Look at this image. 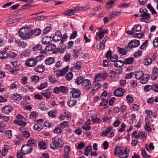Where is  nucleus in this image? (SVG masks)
Returning a JSON list of instances; mask_svg holds the SVG:
<instances>
[{
    "label": "nucleus",
    "instance_id": "f257e3e1",
    "mask_svg": "<svg viewBox=\"0 0 158 158\" xmlns=\"http://www.w3.org/2000/svg\"><path fill=\"white\" fill-rule=\"evenodd\" d=\"M19 36L23 39L29 38L33 35L32 30L29 31L25 27L21 28L19 32Z\"/></svg>",
    "mask_w": 158,
    "mask_h": 158
},
{
    "label": "nucleus",
    "instance_id": "f03ea898",
    "mask_svg": "<svg viewBox=\"0 0 158 158\" xmlns=\"http://www.w3.org/2000/svg\"><path fill=\"white\" fill-rule=\"evenodd\" d=\"M52 144L50 145V148L53 149H55L57 148H61L63 146L61 144V139L60 137L56 136L52 139Z\"/></svg>",
    "mask_w": 158,
    "mask_h": 158
},
{
    "label": "nucleus",
    "instance_id": "7ed1b4c3",
    "mask_svg": "<svg viewBox=\"0 0 158 158\" xmlns=\"http://www.w3.org/2000/svg\"><path fill=\"white\" fill-rule=\"evenodd\" d=\"M32 150V148L29 144L23 146L21 148V152L22 154L25 155L30 153Z\"/></svg>",
    "mask_w": 158,
    "mask_h": 158
},
{
    "label": "nucleus",
    "instance_id": "20e7f679",
    "mask_svg": "<svg viewBox=\"0 0 158 158\" xmlns=\"http://www.w3.org/2000/svg\"><path fill=\"white\" fill-rule=\"evenodd\" d=\"M36 60L33 58L30 59L25 62L26 65L28 67L34 66L36 64Z\"/></svg>",
    "mask_w": 158,
    "mask_h": 158
},
{
    "label": "nucleus",
    "instance_id": "39448f33",
    "mask_svg": "<svg viewBox=\"0 0 158 158\" xmlns=\"http://www.w3.org/2000/svg\"><path fill=\"white\" fill-rule=\"evenodd\" d=\"M139 44V41L133 40L128 43V46L131 48H133L138 47Z\"/></svg>",
    "mask_w": 158,
    "mask_h": 158
},
{
    "label": "nucleus",
    "instance_id": "423d86ee",
    "mask_svg": "<svg viewBox=\"0 0 158 158\" xmlns=\"http://www.w3.org/2000/svg\"><path fill=\"white\" fill-rule=\"evenodd\" d=\"M79 8L76 7L75 9L68 10L64 12V14L66 16H70L73 15L77 10H79Z\"/></svg>",
    "mask_w": 158,
    "mask_h": 158
},
{
    "label": "nucleus",
    "instance_id": "0eeeda50",
    "mask_svg": "<svg viewBox=\"0 0 158 158\" xmlns=\"http://www.w3.org/2000/svg\"><path fill=\"white\" fill-rule=\"evenodd\" d=\"M53 38L54 41H58L60 40L62 38V34L60 31L59 30L57 31Z\"/></svg>",
    "mask_w": 158,
    "mask_h": 158
},
{
    "label": "nucleus",
    "instance_id": "6e6552de",
    "mask_svg": "<svg viewBox=\"0 0 158 158\" xmlns=\"http://www.w3.org/2000/svg\"><path fill=\"white\" fill-rule=\"evenodd\" d=\"M124 90L122 88H118L114 91V95L117 97H121L124 94Z\"/></svg>",
    "mask_w": 158,
    "mask_h": 158
},
{
    "label": "nucleus",
    "instance_id": "1a4fd4ad",
    "mask_svg": "<svg viewBox=\"0 0 158 158\" xmlns=\"http://www.w3.org/2000/svg\"><path fill=\"white\" fill-rule=\"evenodd\" d=\"M71 92H72V94L73 97L75 98H77L79 97L81 94L80 90L76 89L74 88H73L72 91Z\"/></svg>",
    "mask_w": 158,
    "mask_h": 158
},
{
    "label": "nucleus",
    "instance_id": "9d476101",
    "mask_svg": "<svg viewBox=\"0 0 158 158\" xmlns=\"http://www.w3.org/2000/svg\"><path fill=\"white\" fill-rule=\"evenodd\" d=\"M56 60L53 57H49L45 60V63L46 65H50L55 62Z\"/></svg>",
    "mask_w": 158,
    "mask_h": 158
},
{
    "label": "nucleus",
    "instance_id": "9b49d317",
    "mask_svg": "<svg viewBox=\"0 0 158 158\" xmlns=\"http://www.w3.org/2000/svg\"><path fill=\"white\" fill-rule=\"evenodd\" d=\"M13 110V108L9 106H6L3 107L2 109V112L6 114H8Z\"/></svg>",
    "mask_w": 158,
    "mask_h": 158
},
{
    "label": "nucleus",
    "instance_id": "f8f14e48",
    "mask_svg": "<svg viewBox=\"0 0 158 158\" xmlns=\"http://www.w3.org/2000/svg\"><path fill=\"white\" fill-rule=\"evenodd\" d=\"M116 72H115L114 71H111L110 72V74H113V75H110V77L111 79H113L115 77L116 74H120L122 72V70L121 69H116Z\"/></svg>",
    "mask_w": 158,
    "mask_h": 158
},
{
    "label": "nucleus",
    "instance_id": "ddd939ff",
    "mask_svg": "<svg viewBox=\"0 0 158 158\" xmlns=\"http://www.w3.org/2000/svg\"><path fill=\"white\" fill-rule=\"evenodd\" d=\"M68 69L67 67H65L64 69L63 70H59L57 71L56 73V76L58 77L61 76H64L65 75L67 72Z\"/></svg>",
    "mask_w": 158,
    "mask_h": 158
},
{
    "label": "nucleus",
    "instance_id": "4468645a",
    "mask_svg": "<svg viewBox=\"0 0 158 158\" xmlns=\"http://www.w3.org/2000/svg\"><path fill=\"white\" fill-rule=\"evenodd\" d=\"M90 83L88 79H84L83 80L82 85L84 87H86L87 89H89L90 88Z\"/></svg>",
    "mask_w": 158,
    "mask_h": 158
},
{
    "label": "nucleus",
    "instance_id": "2eb2a0df",
    "mask_svg": "<svg viewBox=\"0 0 158 158\" xmlns=\"http://www.w3.org/2000/svg\"><path fill=\"white\" fill-rule=\"evenodd\" d=\"M51 39V37H44L42 40V43L44 44H48L52 41Z\"/></svg>",
    "mask_w": 158,
    "mask_h": 158
},
{
    "label": "nucleus",
    "instance_id": "dca6fc26",
    "mask_svg": "<svg viewBox=\"0 0 158 158\" xmlns=\"http://www.w3.org/2000/svg\"><path fill=\"white\" fill-rule=\"evenodd\" d=\"M143 76V73L141 71H137L135 73V78L138 80H139Z\"/></svg>",
    "mask_w": 158,
    "mask_h": 158
},
{
    "label": "nucleus",
    "instance_id": "f3484780",
    "mask_svg": "<svg viewBox=\"0 0 158 158\" xmlns=\"http://www.w3.org/2000/svg\"><path fill=\"white\" fill-rule=\"evenodd\" d=\"M45 70V67L42 65L37 66L35 68V71L38 73H41Z\"/></svg>",
    "mask_w": 158,
    "mask_h": 158
},
{
    "label": "nucleus",
    "instance_id": "a211bd4d",
    "mask_svg": "<svg viewBox=\"0 0 158 158\" xmlns=\"http://www.w3.org/2000/svg\"><path fill=\"white\" fill-rule=\"evenodd\" d=\"M112 129V128L111 127H109L108 129L106 130L105 131H103L102 133L100 134L101 136L103 137L107 136L110 132Z\"/></svg>",
    "mask_w": 158,
    "mask_h": 158
},
{
    "label": "nucleus",
    "instance_id": "6ab92c4d",
    "mask_svg": "<svg viewBox=\"0 0 158 158\" xmlns=\"http://www.w3.org/2000/svg\"><path fill=\"white\" fill-rule=\"evenodd\" d=\"M9 56L8 54L6 53L5 51L0 52V59H5Z\"/></svg>",
    "mask_w": 158,
    "mask_h": 158
},
{
    "label": "nucleus",
    "instance_id": "aec40b11",
    "mask_svg": "<svg viewBox=\"0 0 158 158\" xmlns=\"http://www.w3.org/2000/svg\"><path fill=\"white\" fill-rule=\"evenodd\" d=\"M141 26L139 25L135 26L132 29V31L134 33L138 32H140L141 31Z\"/></svg>",
    "mask_w": 158,
    "mask_h": 158
},
{
    "label": "nucleus",
    "instance_id": "412c9836",
    "mask_svg": "<svg viewBox=\"0 0 158 158\" xmlns=\"http://www.w3.org/2000/svg\"><path fill=\"white\" fill-rule=\"evenodd\" d=\"M147 135V134H145L144 132H141L139 133V134L137 135H136L134 138L136 139L141 138L143 139L145 138Z\"/></svg>",
    "mask_w": 158,
    "mask_h": 158
},
{
    "label": "nucleus",
    "instance_id": "4be33fe9",
    "mask_svg": "<svg viewBox=\"0 0 158 158\" xmlns=\"http://www.w3.org/2000/svg\"><path fill=\"white\" fill-rule=\"evenodd\" d=\"M83 65V63L80 61H79L76 62L74 66V67L77 70H80L82 68Z\"/></svg>",
    "mask_w": 158,
    "mask_h": 158
},
{
    "label": "nucleus",
    "instance_id": "5701e85b",
    "mask_svg": "<svg viewBox=\"0 0 158 158\" xmlns=\"http://www.w3.org/2000/svg\"><path fill=\"white\" fill-rule=\"evenodd\" d=\"M124 61L122 60H118L114 62V66L116 68H120L123 65Z\"/></svg>",
    "mask_w": 158,
    "mask_h": 158
},
{
    "label": "nucleus",
    "instance_id": "b1692460",
    "mask_svg": "<svg viewBox=\"0 0 158 158\" xmlns=\"http://www.w3.org/2000/svg\"><path fill=\"white\" fill-rule=\"evenodd\" d=\"M56 46L55 44H50L47 45L45 48L46 51H50L55 49Z\"/></svg>",
    "mask_w": 158,
    "mask_h": 158
},
{
    "label": "nucleus",
    "instance_id": "393cba45",
    "mask_svg": "<svg viewBox=\"0 0 158 158\" xmlns=\"http://www.w3.org/2000/svg\"><path fill=\"white\" fill-rule=\"evenodd\" d=\"M115 2L114 0L110 1L109 2L106 3V8L107 10L110 8H111L114 6Z\"/></svg>",
    "mask_w": 158,
    "mask_h": 158
},
{
    "label": "nucleus",
    "instance_id": "a878e982",
    "mask_svg": "<svg viewBox=\"0 0 158 158\" xmlns=\"http://www.w3.org/2000/svg\"><path fill=\"white\" fill-rule=\"evenodd\" d=\"M134 61V58L132 57H129L125 59L124 61L125 64H132Z\"/></svg>",
    "mask_w": 158,
    "mask_h": 158
},
{
    "label": "nucleus",
    "instance_id": "bb28decb",
    "mask_svg": "<svg viewBox=\"0 0 158 158\" xmlns=\"http://www.w3.org/2000/svg\"><path fill=\"white\" fill-rule=\"evenodd\" d=\"M146 76H143L142 79H141L140 82L141 84H144L147 83L150 77L148 74H145Z\"/></svg>",
    "mask_w": 158,
    "mask_h": 158
},
{
    "label": "nucleus",
    "instance_id": "cd10ccee",
    "mask_svg": "<svg viewBox=\"0 0 158 158\" xmlns=\"http://www.w3.org/2000/svg\"><path fill=\"white\" fill-rule=\"evenodd\" d=\"M12 99L15 100L19 101L22 98V96L20 95L17 94H13L11 95Z\"/></svg>",
    "mask_w": 158,
    "mask_h": 158
},
{
    "label": "nucleus",
    "instance_id": "c85d7f7f",
    "mask_svg": "<svg viewBox=\"0 0 158 158\" xmlns=\"http://www.w3.org/2000/svg\"><path fill=\"white\" fill-rule=\"evenodd\" d=\"M76 100L71 99L69 101H68L67 104L69 107H72L76 104Z\"/></svg>",
    "mask_w": 158,
    "mask_h": 158
},
{
    "label": "nucleus",
    "instance_id": "c756f323",
    "mask_svg": "<svg viewBox=\"0 0 158 158\" xmlns=\"http://www.w3.org/2000/svg\"><path fill=\"white\" fill-rule=\"evenodd\" d=\"M15 42L19 46H21L22 48H24L27 46V44L26 43L23 42H22L19 40H16Z\"/></svg>",
    "mask_w": 158,
    "mask_h": 158
},
{
    "label": "nucleus",
    "instance_id": "7c9ffc66",
    "mask_svg": "<svg viewBox=\"0 0 158 158\" xmlns=\"http://www.w3.org/2000/svg\"><path fill=\"white\" fill-rule=\"evenodd\" d=\"M15 124L18 125L24 126L26 125V123L22 121V120H15L14 121Z\"/></svg>",
    "mask_w": 158,
    "mask_h": 158
},
{
    "label": "nucleus",
    "instance_id": "2f4dec72",
    "mask_svg": "<svg viewBox=\"0 0 158 158\" xmlns=\"http://www.w3.org/2000/svg\"><path fill=\"white\" fill-rule=\"evenodd\" d=\"M92 149V148L91 146H88L85 147L84 149L85 152L84 154L86 156H88L89 153L91 152Z\"/></svg>",
    "mask_w": 158,
    "mask_h": 158
},
{
    "label": "nucleus",
    "instance_id": "473e14b6",
    "mask_svg": "<svg viewBox=\"0 0 158 158\" xmlns=\"http://www.w3.org/2000/svg\"><path fill=\"white\" fill-rule=\"evenodd\" d=\"M140 16L143 19H148L150 17V15L147 11H145L143 13L141 14Z\"/></svg>",
    "mask_w": 158,
    "mask_h": 158
},
{
    "label": "nucleus",
    "instance_id": "72a5a7b5",
    "mask_svg": "<svg viewBox=\"0 0 158 158\" xmlns=\"http://www.w3.org/2000/svg\"><path fill=\"white\" fill-rule=\"evenodd\" d=\"M128 156V153L126 149L124 151L123 153L120 155L119 157L120 158H127Z\"/></svg>",
    "mask_w": 158,
    "mask_h": 158
},
{
    "label": "nucleus",
    "instance_id": "f704fd0d",
    "mask_svg": "<svg viewBox=\"0 0 158 158\" xmlns=\"http://www.w3.org/2000/svg\"><path fill=\"white\" fill-rule=\"evenodd\" d=\"M33 35L35 36H38L41 33V31L39 28L36 29L34 30H32Z\"/></svg>",
    "mask_w": 158,
    "mask_h": 158
},
{
    "label": "nucleus",
    "instance_id": "c9c22d12",
    "mask_svg": "<svg viewBox=\"0 0 158 158\" xmlns=\"http://www.w3.org/2000/svg\"><path fill=\"white\" fill-rule=\"evenodd\" d=\"M60 90L61 92L64 93H66L68 92V89L67 87H64L63 86L60 87Z\"/></svg>",
    "mask_w": 158,
    "mask_h": 158
},
{
    "label": "nucleus",
    "instance_id": "e433bc0d",
    "mask_svg": "<svg viewBox=\"0 0 158 158\" xmlns=\"http://www.w3.org/2000/svg\"><path fill=\"white\" fill-rule=\"evenodd\" d=\"M152 59L151 58L145 59L143 62V64L146 65H149L152 63Z\"/></svg>",
    "mask_w": 158,
    "mask_h": 158
},
{
    "label": "nucleus",
    "instance_id": "4c0bfd02",
    "mask_svg": "<svg viewBox=\"0 0 158 158\" xmlns=\"http://www.w3.org/2000/svg\"><path fill=\"white\" fill-rule=\"evenodd\" d=\"M6 124L3 123H0V132H4L5 128L6 127Z\"/></svg>",
    "mask_w": 158,
    "mask_h": 158
},
{
    "label": "nucleus",
    "instance_id": "58836bf2",
    "mask_svg": "<svg viewBox=\"0 0 158 158\" xmlns=\"http://www.w3.org/2000/svg\"><path fill=\"white\" fill-rule=\"evenodd\" d=\"M122 151L123 150L121 148L118 147H116L115 148L114 154L115 155H118L121 153Z\"/></svg>",
    "mask_w": 158,
    "mask_h": 158
},
{
    "label": "nucleus",
    "instance_id": "ea45409f",
    "mask_svg": "<svg viewBox=\"0 0 158 158\" xmlns=\"http://www.w3.org/2000/svg\"><path fill=\"white\" fill-rule=\"evenodd\" d=\"M147 8L151 11L152 14L154 15L156 14V11L153 8L151 4L150 3H149L147 5Z\"/></svg>",
    "mask_w": 158,
    "mask_h": 158
},
{
    "label": "nucleus",
    "instance_id": "a19ab883",
    "mask_svg": "<svg viewBox=\"0 0 158 158\" xmlns=\"http://www.w3.org/2000/svg\"><path fill=\"white\" fill-rule=\"evenodd\" d=\"M48 85V83L46 82H44V83L41 84L40 85L38 86L37 87V88L38 89L40 90H42V89L47 87Z\"/></svg>",
    "mask_w": 158,
    "mask_h": 158
},
{
    "label": "nucleus",
    "instance_id": "79ce46f5",
    "mask_svg": "<svg viewBox=\"0 0 158 158\" xmlns=\"http://www.w3.org/2000/svg\"><path fill=\"white\" fill-rule=\"evenodd\" d=\"M8 147L7 146H5L2 148V153L3 156H5L8 152Z\"/></svg>",
    "mask_w": 158,
    "mask_h": 158
},
{
    "label": "nucleus",
    "instance_id": "37998d69",
    "mask_svg": "<svg viewBox=\"0 0 158 158\" xmlns=\"http://www.w3.org/2000/svg\"><path fill=\"white\" fill-rule=\"evenodd\" d=\"M84 78L81 76H80L76 79L75 82L78 85L82 84Z\"/></svg>",
    "mask_w": 158,
    "mask_h": 158
},
{
    "label": "nucleus",
    "instance_id": "c03bdc74",
    "mask_svg": "<svg viewBox=\"0 0 158 158\" xmlns=\"http://www.w3.org/2000/svg\"><path fill=\"white\" fill-rule=\"evenodd\" d=\"M145 112L148 117H149L150 119L152 118V117L151 115H153V113L150 110H146L145 111Z\"/></svg>",
    "mask_w": 158,
    "mask_h": 158
},
{
    "label": "nucleus",
    "instance_id": "a18cd8bd",
    "mask_svg": "<svg viewBox=\"0 0 158 158\" xmlns=\"http://www.w3.org/2000/svg\"><path fill=\"white\" fill-rule=\"evenodd\" d=\"M31 79L32 80V81L35 83L38 82L40 79L39 77L36 75L31 77Z\"/></svg>",
    "mask_w": 158,
    "mask_h": 158
},
{
    "label": "nucleus",
    "instance_id": "49530a36",
    "mask_svg": "<svg viewBox=\"0 0 158 158\" xmlns=\"http://www.w3.org/2000/svg\"><path fill=\"white\" fill-rule=\"evenodd\" d=\"M5 134V136L7 138L10 139L11 138L12 134L11 131V130L6 131Z\"/></svg>",
    "mask_w": 158,
    "mask_h": 158
},
{
    "label": "nucleus",
    "instance_id": "de8ad7c7",
    "mask_svg": "<svg viewBox=\"0 0 158 158\" xmlns=\"http://www.w3.org/2000/svg\"><path fill=\"white\" fill-rule=\"evenodd\" d=\"M142 155L143 157L146 158H150L151 157V156L147 155L144 149H142Z\"/></svg>",
    "mask_w": 158,
    "mask_h": 158
},
{
    "label": "nucleus",
    "instance_id": "09e8293b",
    "mask_svg": "<svg viewBox=\"0 0 158 158\" xmlns=\"http://www.w3.org/2000/svg\"><path fill=\"white\" fill-rule=\"evenodd\" d=\"M53 132L55 133H56L57 134H60L62 132V130L60 127H57L55 128L53 131Z\"/></svg>",
    "mask_w": 158,
    "mask_h": 158
},
{
    "label": "nucleus",
    "instance_id": "8fccbe9b",
    "mask_svg": "<svg viewBox=\"0 0 158 158\" xmlns=\"http://www.w3.org/2000/svg\"><path fill=\"white\" fill-rule=\"evenodd\" d=\"M39 147L42 149H45L47 146L46 144L43 142H41L39 143Z\"/></svg>",
    "mask_w": 158,
    "mask_h": 158
},
{
    "label": "nucleus",
    "instance_id": "3c124183",
    "mask_svg": "<svg viewBox=\"0 0 158 158\" xmlns=\"http://www.w3.org/2000/svg\"><path fill=\"white\" fill-rule=\"evenodd\" d=\"M117 49L118 51L120 53L124 55L126 54L127 52L124 49L118 47L117 48Z\"/></svg>",
    "mask_w": 158,
    "mask_h": 158
},
{
    "label": "nucleus",
    "instance_id": "603ef678",
    "mask_svg": "<svg viewBox=\"0 0 158 158\" xmlns=\"http://www.w3.org/2000/svg\"><path fill=\"white\" fill-rule=\"evenodd\" d=\"M42 45L40 44H37L33 47V49L34 51H38L41 49Z\"/></svg>",
    "mask_w": 158,
    "mask_h": 158
},
{
    "label": "nucleus",
    "instance_id": "864d4df0",
    "mask_svg": "<svg viewBox=\"0 0 158 158\" xmlns=\"http://www.w3.org/2000/svg\"><path fill=\"white\" fill-rule=\"evenodd\" d=\"M120 14V12L118 11L115 10L113 12L112 14L110 15V17L111 19H112L113 17H114L115 16L118 15H119Z\"/></svg>",
    "mask_w": 158,
    "mask_h": 158
},
{
    "label": "nucleus",
    "instance_id": "5fc2aeb1",
    "mask_svg": "<svg viewBox=\"0 0 158 158\" xmlns=\"http://www.w3.org/2000/svg\"><path fill=\"white\" fill-rule=\"evenodd\" d=\"M29 51L27 50H26L25 52H23L20 54V56L22 58L25 57L26 56H28L29 55Z\"/></svg>",
    "mask_w": 158,
    "mask_h": 158
},
{
    "label": "nucleus",
    "instance_id": "6e6d98bb",
    "mask_svg": "<svg viewBox=\"0 0 158 158\" xmlns=\"http://www.w3.org/2000/svg\"><path fill=\"white\" fill-rule=\"evenodd\" d=\"M69 123L65 121H64L60 123V126L62 128H64L67 127Z\"/></svg>",
    "mask_w": 158,
    "mask_h": 158
},
{
    "label": "nucleus",
    "instance_id": "4d7b16f0",
    "mask_svg": "<svg viewBox=\"0 0 158 158\" xmlns=\"http://www.w3.org/2000/svg\"><path fill=\"white\" fill-rule=\"evenodd\" d=\"M22 134L23 137L27 138H28L30 136L29 133L26 130L22 131Z\"/></svg>",
    "mask_w": 158,
    "mask_h": 158
},
{
    "label": "nucleus",
    "instance_id": "13d9d810",
    "mask_svg": "<svg viewBox=\"0 0 158 158\" xmlns=\"http://www.w3.org/2000/svg\"><path fill=\"white\" fill-rule=\"evenodd\" d=\"M52 92L50 91L47 92L45 93H42V95L46 98H50Z\"/></svg>",
    "mask_w": 158,
    "mask_h": 158
},
{
    "label": "nucleus",
    "instance_id": "bf43d9fd",
    "mask_svg": "<svg viewBox=\"0 0 158 158\" xmlns=\"http://www.w3.org/2000/svg\"><path fill=\"white\" fill-rule=\"evenodd\" d=\"M80 51L78 50L77 49H74L73 51V56L74 58H76L78 57V53Z\"/></svg>",
    "mask_w": 158,
    "mask_h": 158
},
{
    "label": "nucleus",
    "instance_id": "052dcab7",
    "mask_svg": "<svg viewBox=\"0 0 158 158\" xmlns=\"http://www.w3.org/2000/svg\"><path fill=\"white\" fill-rule=\"evenodd\" d=\"M67 80L69 81L73 78V73L72 72H69L65 76Z\"/></svg>",
    "mask_w": 158,
    "mask_h": 158
},
{
    "label": "nucleus",
    "instance_id": "680f3d73",
    "mask_svg": "<svg viewBox=\"0 0 158 158\" xmlns=\"http://www.w3.org/2000/svg\"><path fill=\"white\" fill-rule=\"evenodd\" d=\"M48 114L49 116L51 118H54L56 116V112L55 111H50Z\"/></svg>",
    "mask_w": 158,
    "mask_h": 158
},
{
    "label": "nucleus",
    "instance_id": "e2e57ef3",
    "mask_svg": "<svg viewBox=\"0 0 158 158\" xmlns=\"http://www.w3.org/2000/svg\"><path fill=\"white\" fill-rule=\"evenodd\" d=\"M118 58V56L115 55H112L110 57V59L112 62H115Z\"/></svg>",
    "mask_w": 158,
    "mask_h": 158
},
{
    "label": "nucleus",
    "instance_id": "0e129e2a",
    "mask_svg": "<svg viewBox=\"0 0 158 158\" xmlns=\"http://www.w3.org/2000/svg\"><path fill=\"white\" fill-rule=\"evenodd\" d=\"M70 147L69 146H66L64 149V153L69 154L70 152Z\"/></svg>",
    "mask_w": 158,
    "mask_h": 158
},
{
    "label": "nucleus",
    "instance_id": "69168bd1",
    "mask_svg": "<svg viewBox=\"0 0 158 158\" xmlns=\"http://www.w3.org/2000/svg\"><path fill=\"white\" fill-rule=\"evenodd\" d=\"M144 34L143 33H136L133 35V37L134 38H140L142 37L143 36Z\"/></svg>",
    "mask_w": 158,
    "mask_h": 158
},
{
    "label": "nucleus",
    "instance_id": "338daca9",
    "mask_svg": "<svg viewBox=\"0 0 158 158\" xmlns=\"http://www.w3.org/2000/svg\"><path fill=\"white\" fill-rule=\"evenodd\" d=\"M127 100L130 103H132L134 102L133 98L131 95H128L127 96Z\"/></svg>",
    "mask_w": 158,
    "mask_h": 158
},
{
    "label": "nucleus",
    "instance_id": "774afa93",
    "mask_svg": "<svg viewBox=\"0 0 158 158\" xmlns=\"http://www.w3.org/2000/svg\"><path fill=\"white\" fill-rule=\"evenodd\" d=\"M77 33L76 31H73L72 33L71 34L70 37V39H74L77 36Z\"/></svg>",
    "mask_w": 158,
    "mask_h": 158
}]
</instances>
